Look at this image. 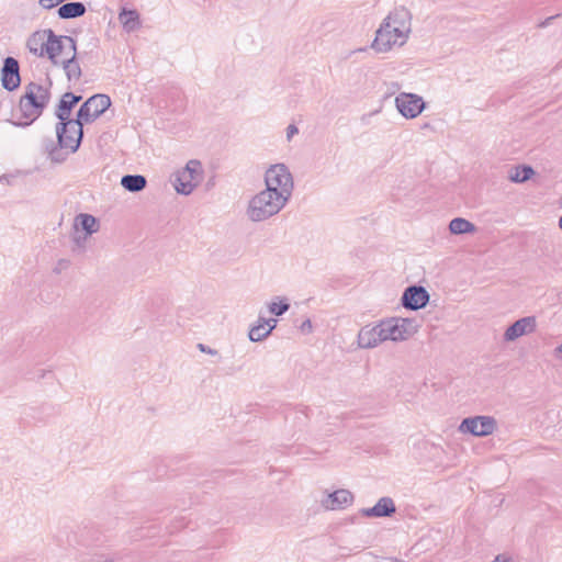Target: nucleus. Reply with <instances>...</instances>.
Segmentation results:
<instances>
[{"label": "nucleus", "mask_w": 562, "mask_h": 562, "mask_svg": "<svg viewBox=\"0 0 562 562\" xmlns=\"http://www.w3.org/2000/svg\"><path fill=\"white\" fill-rule=\"evenodd\" d=\"M147 180L142 175H126L121 179V186L130 192H139L145 189Z\"/></svg>", "instance_id": "obj_24"}, {"label": "nucleus", "mask_w": 562, "mask_h": 562, "mask_svg": "<svg viewBox=\"0 0 562 562\" xmlns=\"http://www.w3.org/2000/svg\"><path fill=\"white\" fill-rule=\"evenodd\" d=\"M475 231V225L463 217H456L449 223V232L453 235L473 234Z\"/></svg>", "instance_id": "obj_25"}, {"label": "nucleus", "mask_w": 562, "mask_h": 562, "mask_svg": "<svg viewBox=\"0 0 562 562\" xmlns=\"http://www.w3.org/2000/svg\"><path fill=\"white\" fill-rule=\"evenodd\" d=\"M384 342L380 322L373 326H363L358 333V347L372 349Z\"/></svg>", "instance_id": "obj_14"}, {"label": "nucleus", "mask_w": 562, "mask_h": 562, "mask_svg": "<svg viewBox=\"0 0 562 562\" xmlns=\"http://www.w3.org/2000/svg\"><path fill=\"white\" fill-rule=\"evenodd\" d=\"M50 98L48 87L31 82L25 87V93L20 99V110L27 121L23 125L34 122L46 108Z\"/></svg>", "instance_id": "obj_3"}, {"label": "nucleus", "mask_w": 562, "mask_h": 562, "mask_svg": "<svg viewBox=\"0 0 562 562\" xmlns=\"http://www.w3.org/2000/svg\"><path fill=\"white\" fill-rule=\"evenodd\" d=\"M498 428V423L491 415H476L462 419L458 426V431L462 435H472L474 437H487L493 435Z\"/></svg>", "instance_id": "obj_7"}, {"label": "nucleus", "mask_w": 562, "mask_h": 562, "mask_svg": "<svg viewBox=\"0 0 562 562\" xmlns=\"http://www.w3.org/2000/svg\"><path fill=\"white\" fill-rule=\"evenodd\" d=\"M265 189L277 193L290 201L294 191V178L285 164L279 162L269 166L263 175Z\"/></svg>", "instance_id": "obj_4"}, {"label": "nucleus", "mask_w": 562, "mask_h": 562, "mask_svg": "<svg viewBox=\"0 0 562 562\" xmlns=\"http://www.w3.org/2000/svg\"><path fill=\"white\" fill-rule=\"evenodd\" d=\"M559 227L562 229V216L559 220Z\"/></svg>", "instance_id": "obj_38"}, {"label": "nucleus", "mask_w": 562, "mask_h": 562, "mask_svg": "<svg viewBox=\"0 0 562 562\" xmlns=\"http://www.w3.org/2000/svg\"><path fill=\"white\" fill-rule=\"evenodd\" d=\"M394 512L395 505L393 499L390 497H382L373 507L363 508L361 510L362 515L368 517H385L390 516Z\"/></svg>", "instance_id": "obj_18"}, {"label": "nucleus", "mask_w": 562, "mask_h": 562, "mask_svg": "<svg viewBox=\"0 0 562 562\" xmlns=\"http://www.w3.org/2000/svg\"><path fill=\"white\" fill-rule=\"evenodd\" d=\"M198 348H199L202 352L207 353V355H210V356H216V355H217V350L212 349V348H210V347H207V346H205V345H203V344H199V345H198Z\"/></svg>", "instance_id": "obj_34"}, {"label": "nucleus", "mask_w": 562, "mask_h": 562, "mask_svg": "<svg viewBox=\"0 0 562 562\" xmlns=\"http://www.w3.org/2000/svg\"><path fill=\"white\" fill-rule=\"evenodd\" d=\"M74 228L76 231H85L86 235H92L93 233L98 232L99 224L94 216L86 213H80L75 217Z\"/></svg>", "instance_id": "obj_22"}, {"label": "nucleus", "mask_w": 562, "mask_h": 562, "mask_svg": "<svg viewBox=\"0 0 562 562\" xmlns=\"http://www.w3.org/2000/svg\"><path fill=\"white\" fill-rule=\"evenodd\" d=\"M398 89H400V85L397 82H391L389 85V91L392 93L397 91Z\"/></svg>", "instance_id": "obj_35"}, {"label": "nucleus", "mask_w": 562, "mask_h": 562, "mask_svg": "<svg viewBox=\"0 0 562 562\" xmlns=\"http://www.w3.org/2000/svg\"><path fill=\"white\" fill-rule=\"evenodd\" d=\"M537 329L536 316H525L506 328L503 335L505 342H513L522 336L530 335Z\"/></svg>", "instance_id": "obj_12"}, {"label": "nucleus", "mask_w": 562, "mask_h": 562, "mask_svg": "<svg viewBox=\"0 0 562 562\" xmlns=\"http://www.w3.org/2000/svg\"><path fill=\"white\" fill-rule=\"evenodd\" d=\"M299 134V128L295 124H290L288 127H286V140L288 142H291L292 138Z\"/></svg>", "instance_id": "obj_32"}, {"label": "nucleus", "mask_w": 562, "mask_h": 562, "mask_svg": "<svg viewBox=\"0 0 562 562\" xmlns=\"http://www.w3.org/2000/svg\"><path fill=\"white\" fill-rule=\"evenodd\" d=\"M64 0H40L38 3L44 9H53L61 3Z\"/></svg>", "instance_id": "obj_31"}, {"label": "nucleus", "mask_w": 562, "mask_h": 562, "mask_svg": "<svg viewBox=\"0 0 562 562\" xmlns=\"http://www.w3.org/2000/svg\"><path fill=\"white\" fill-rule=\"evenodd\" d=\"M300 329H301V331H302V333H305V334H310V333H312V330H313V325H312L311 319H308V318H307V319H305V321L301 324Z\"/></svg>", "instance_id": "obj_33"}, {"label": "nucleus", "mask_w": 562, "mask_h": 562, "mask_svg": "<svg viewBox=\"0 0 562 562\" xmlns=\"http://www.w3.org/2000/svg\"><path fill=\"white\" fill-rule=\"evenodd\" d=\"M81 100L80 95H75L71 92H66L58 104L56 110V116L59 120V123L68 122L70 119V112L75 104H77Z\"/></svg>", "instance_id": "obj_20"}, {"label": "nucleus", "mask_w": 562, "mask_h": 562, "mask_svg": "<svg viewBox=\"0 0 562 562\" xmlns=\"http://www.w3.org/2000/svg\"><path fill=\"white\" fill-rule=\"evenodd\" d=\"M47 45L45 57L56 67L77 50L76 41L71 36L57 35L53 32Z\"/></svg>", "instance_id": "obj_8"}, {"label": "nucleus", "mask_w": 562, "mask_h": 562, "mask_svg": "<svg viewBox=\"0 0 562 562\" xmlns=\"http://www.w3.org/2000/svg\"><path fill=\"white\" fill-rule=\"evenodd\" d=\"M46 151L48 159L54 164L64 162L70 154L68 148H61L60 145L54 144L53 140H50L49 144L46 145Z\"/></svg>", "instance_id": "obj_27"}, {"label": "nucleus", "mask_w": 562, "mask_h": 562, "mask_svg": "<svg viewBox=\"0 0 562 562\" xmlns=\"http://www.w3.org/2000/svg\"><path fill=\"white\" fill-rule=\"evenodd\" d=\"M258 323H262L267 330L271 334L272 330L277 327L278 321L276 318H266L262 316L258 317Z\"/></svg>", "instance_id": "obj_30"}, {"label": "nucleus", "mask_w": 562, "mask_h": 562, "mask_svg": "<svg viewBox=\"0 0 562 562\" xmlns=\"http://www.w3.org/2000/svg\"><path fill=\"white\" fill-rule=\"evenodd\" d=\"M86 13V5L81 2H68L59 7L58 16L64 20L82 16Z\"/></svg>", "instance_id": "obj_23"}, {"label": "nucleus", "mask_w": 562, "mask_h": 562, "mask_svg": "<svg viewBox=\"0 0 562 562\" xmlns=\"http://www.w3.org/2000/svg\"><path fill=\"white\" fill-rule=\"evenodd\" d=\"M560 202H561V205H562V195H561Z\"/></svg>", "instance_id": "obj_40"}, {"label": "nucleus", "mask_w": 562, "mask_h": 562, "mask_svg": "<svg viewBox=\"0 0 562 562\" xmlns=\"http://www.w3.org/2000/svg\"><path fill=\"white\" fill-rule=\"evenodd\" d=\"M535 175L530 166H516L508 172V179L514 183H524Z\"/></svg>", "instance_id": "obj_26"}, {"label": "nucleus", "mask_w": 562, "mask_h": 562, "mask_svg": "<svg viewBox=\"0 0 562 562\" xmlns=\"http://www.w3.org/2000/svg\"><path fill=\"white\" fill-rule=\"evenodd\" d=\"M82 127L83 125L78 120L58 123L56 126L58 145L61 148H68L71 154L76 153L82 139Z\"/></svg>", "instance_id": "obj_9"}, {"label": "nucleus", "mask_w": 562, "mask_h": 562, "mask_svg": "<svg viewBox=\"0 0 562 562\" xmlns=\"http://www.w3.org/2000/svg\"><path fill=\"white\" fill-rule=\"evenodd\" d=\"M555 16H549L548 19H546L544 21H542L540 24H539V27H546L548 26L552 20L554 19Z\"/></svg>", "instance_id": "obj_36"}, {"label": "nucleus", "mask_w": 562, "mask_h": 562, "mask_svg": "<svg viewBox=\"0 0 562 562\" xmlns=\"http://www.w3.org/2000/svg\"><path fill=\"white\" fill-rule=\"evenodd\" d=\"M395 106L403 117L413 120L425 110L426 104L418 94L401 92L395 97Z\"/></svg>", "instance_id": "obj_11"}, {"label": "nucleus", "mask_w": 562, "mask_h": 562, "mask_svg": "<svg viewBox=\"0 0 562 562\" xmlns=\"http://www.w3.org/2000/svg\"><path fill=\"white\" fill-rule=\"evenodd\" d=\"M335 492L344 493V492H347V491L346 490H336Z\"/></svg>", "instance_id": "obj_39"}, {"label": "nucleus", "mask_w": 562, "mask_h": 562, "mask_svg": "<svg viewBox=\"0 0 562 562\" xmlns=\"http://www.w3.org/2000/svg\"><path fill=\"white\" fill-rule=\"evenodd\" d=\"M401 301L405 308L416 311L427 305L429 294L426 289L420 285H411L405 289Z\"/></svg>", "instance_id": "obj_13"}, {"label": "nucleus", "mask_w": 562, "mask_h": 562, "mask_svg": "<svg viewBox=\"0 0 562 562\" xmlns=\"http://www.w3.org/2000/svg\"><path fill=\"white\" fill-rule=\"evenodd\" d=\"M1 82L4 89L13 91L20 86L19 63L13 57H7L1 70Z\"/></svg>", "instance_id": "obj_15"}, {"label": "nucleus", "mask_w": 562, "mask_h": 562, "mask_svg": "<svg viewBox=\"0 0 562 562\" xmlns=\"http://www.w3.org/2000/svg\"><path fill=\"white\" fill-rule=\"evenodd\" d=\"M555 353L562 358V342L555 348Z\"/></svg>", "instance_id": "obj_37"}, {"label": "nucleus", "mask_w": 562, "mask_h": 562, "mask_svg": "<svg viewBox=\"0 0 562 562\" xmlns=\"http://www.w3.org/2000/svg\"><path fill=\"white\" fill-rule=\"evenodd\" d=\"M352 501V494H324L321 503L326 509L337 510L349 506Z\"/></svg>", "instance_id": "obj_21"}, {"label": "nucleus", "mask_w": 562, "mask_h": 562, "mask_svg": "<svg viewBox=\"0 0 562 562\" xmlns=\"http://www.w3.org/2000/svg\"><path fill=\"white\" fill-rule=\"evenodd\" d=\"M53 30L45 29L33 32L26 41V47L36 57H45L48 42Z\"/></svg>", "instance_id": "obj_16"}, {"label": "nucleus", "mask_w": 562, "mask_h": 562, "mask_svg": "<svg viewBox=\"0 0 562 562\" xmlns=\"http://www.w3.org/2000/svg\"><path fill=\"white\" fill-rule=\"evenodd\" d=\"M289 202L277 193L262 189L248 201L246 216L254 223L266 222L278 215Z\"/></svg>", "instance_id": "obj_2"}, {"label": "nucleus", "mask_w": 562, "mask_h": 562, "mask_svg": "<svg viewBox=\"0 0 562 562\" xmlns=\"http://www.w3.org/2000/svg\"><path fill=\"white\" fill-rule=\"evenodd\" d=\"M111 105V99L106 94L90 97L79 109L77 119L82 125L97 120Z\"/></svg>", "instance_id": "obj_10"}, {"label": "nucleus", "mask_w": 562, "mask_h": 562, "mask_svg": "<svg viewBox=\"0 0 562 562\" xmlns=\"http://www.w3.org/2000/svg\"><path fill=\"white\" fill-rule=\"evenodd\" d=\"M413 15L411 11L398 5L389 12L375 32L371 44L376 53H387L395 47L404 46L412 33Z\"/></svg>", "instance_id": "obj_1"}, {"label": "nucleus", "mask_w": 562, "mask_h": 562, "mask_svg": "<svg viewBox=\"0 0 562 562\" xmlns=\"http://www.w3.org/2000/svg\"><path fill=\"white\" fill-rule=\"evenodd\" d=\"M385 341H405L417 333L418 326L413 318L390 317L380 322Z\"/></svg>", "instance_id": "obj_6"}, {"label": "nucleus", "mask_w": 562, "mask_h": 562, "mask_svg": "<svg viewBox=\"0 0 562 562\" xmlns=\"http://www.w3.org/2000/svg\"><path fill=\"white\" fill-rule=\"evenodd\" d=\"M58 67L63 68L65 76L70 83L76 85L80 81L82 70L77 59V50L71 53V55L61 61Z\"/></svg>", "instance_id": "obj_17"}, {"label": "nucleus", "mask_w": 562, "mask_h": 562, "mask_svg": "<svg viewBox=\"0 0 562 562\" xmlns=\"http://www.w3.org/2000/svg\"><path fill=\"white\" fill-rule=\"evenodd\" d=\"M204 170L200 160L191 159L187 165L173 173L175 190L189 195L203 181Z\"/></svg>", "instance_id": "obj_5"}, {"label": "nucleus", "mask_w": 562, "mask_h": 562, "mask_svg": "<svg viewBox=\"0 0 562 562\" xmlns=\"http://www.w3.org/2000/svg\"><path fill=\"white\" fill-rule=\"evenodd\" d=\"M268 312L274 316H282L290 308V303L285 296H276L267 304Z\"/></svg>", "instance_id": "obj_28"}, {"label": "nucleus", "mask_w": 562, "mask_h": 562, "mask_svg": "<svg viewBox=\"0 0 562 562\" xmlns=\"http://www.w3.org/2000/svg\"><path fill=\"white\" fill-rule=\"evenodd\" d=\"M117 19L126 33H133L142 26L140 15L136 10L123 8Z\"/></svg>", "instance_id": "obj_19"}, {"label": "nucleus", "mask_w": 562, "mask_h": 562, "mask_svg": "<svg viewBox=\"0 0 562 562\" xmlns=\"http://www.w3.org/2000/svg\"><path fill=\"white\" fill-rule=\"evenodd\" d=\"M270 333L267 330L262 323H256L249 329L248 337L254 342H259L266 339Z\"/></svg>", "instance_id": "obj_29"}]
</instances>
